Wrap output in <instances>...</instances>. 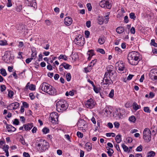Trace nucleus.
Here are the masks:
<instances>
[{"label": "nucleus", "instance_id": "1", "mask_svg": "<svg viewBox=\"0 0 157 157\" xmlns=\"http://www.w3.org/2000/svg\"><path fill=\"white\" fill-rule=\"evenodd\" d=\"M140 55L137 52L133 51L129 53L128 55V62L132 65H137L140 60Z\"/></svg>", "mask_w": 157, "mask_h": 157}, {"label": "nucleus", "instance_id": "2", "mask_svg": "<svg viewBox=\"0 0 157 157\" xmlns=\"http://www.w3.org/2000/svg\"><path fill=\"white\" fill-rule=\"evenodd\" d=\"M39 89L48 94L54 95L56 94V90L52 86L46 82L43 83L40 86Z\"/></svg>", "mask_w": 157, "mask_h": 157}, {"label": "nucleus", "instance_id": "3", "mask_svg": "<svg viewBox=\"0 0 157 157\" xmlns=\"http://www.w3.org/2000/svg\"><path fill=\"white\" fill-rule=\"evenodd\" d=\"M68 105L66 101L63 100L57 102L56 104V109L59 112H62L67 108Z\"/></svg>", "mask_w": 157, "mask_h": 157}, {"label": "nucleus", "instance_id": "4", "mask_svg": "<svg viewBox=\"0 0 157 157\" xmlns=\"http://www.w3.org/2000/svg\"><path fill=\"white\" fill-rule=\"evenodd\" d=\"M37 146L38 147V150L40 151H44L48 148V143L45 140L40 139L37 143Z\"/></svg>", "mask_w": 157, "mask_h": 157}, {"label": "nucleus", "instance_id": "5", "mask_svg": "<svg viewBox=\"0 0 157 157\" xmlns=\"http://www.w3.org/2000/svg\"><path fill=\"white\" fill-rule=\"evenodd\" d=\"M143 138L144 141L147 143L149 142L151 140V132L148 128H145L143 132Z\"/></svg>", "mask_w": 157, "mask_h": 157}, {"label": "nucleus", "instance_id": "6", "mask_svg": "<svg viewBox=\"0 0 157 157\" xmlns=\"http://www.w3.org/2000/svg\"><path fill=\"white\" fill-rule=\"evenodd\" d=\"M58 116L57 113L56 112L51 113L50 115V120L52 123L54 124H56L58 123Z\"/></svg>", "mask_w": 157, "mask_h": 157}, {"label": "nucleus", "instance_id": "7", "mask_svg": "<svg viewBox=\"0 0 157 157\" xmlns=\"http://www.w3.org/2000/svg\"><path fill=\"white\" fill-rule=\"evenodd\" d=\"M107 69L108 72L105 73V75L108 78L112 79L113 75L115 72V71L113 70V67L112 66H109Z\"/></svg>", "mask_w": 157, "mask_h": 157}, {"label": "nucleus", "instance_id": "8", "mask_svg": "<svg viewBox=\"0 0 157 157\" xmlns=\"http://www.w3.org/2000/svg\"><path fill=\"white\" fill-rule=\"evenodd\" d=\"M100 6L102 8H106L107 9H110L111 7V2L109 0H106L101 1L100 3Z\"/></svg>", "mask_w": 157, "mask_h": 157}, {"label": "nucleus", "instance_id": "9", "mask_svg": "<svg viewBox=\"0 0 157 157\" xmlns=\"http://www.w3.org/2000/svg\"><path fill=\"white\" fill-rule=\"evenodd\" d=\"M150 75L152 79L157 80V69H152L150 71Z\"/></svg>", "mask_w": 157, "mask_h": 157}, {"label": "nucleus", "instance_id": "10", "mask_svg": "<svg viewBox=\"0 0 157 157\" xmlns=\"http://www.w3.org/2000/svg\"><path fill=\"white\" fill-rule=\"evenodd\" d=\"M116 67H117L119 71H122L125 70V67L122 61L117 62L116 64Z\"/></svg>", "mask_w": 157, "mask_h": 157}, {"label": "nucleus", "instance_id": "11", "mask_svg": "<svg viewBox=\"0 0 157 157\" xmlns=\"http://www.w3.org/2000/svg\"><path fill=\"white\" fill-rule=\"evenodd\" d=\"M86 107L89 108L90 109L93 108L94 106V103L92 98L87 100L85 104Z\"/></svg>", "mask_w": 157, "mask_h": 157}, {"label": "nucleus", "instance_id": "12", "mask_svg": "<svg viewBox=\"0 0 157 157\" xmlns=\"http://www.w3.org/2000/svg\"><path fill=\"white\" fill-rule=\"evenodd\" d=\"M19 106V104L17 102L13 103L9 105L7 108L9 110H14L17 109Z\"/></svg>", "mask_w": 157, "mask_h": 157}, {"label": "nucleus", "instance_id": "13", "mask_svg": "<svg viewBox=\"0 0 157 157\" xmlns=\"http://www.w3.org/2000/svg\"><path fill=\"white\" fill-rule=\"evenodd\" d=\"M72 22V20L71 18L70 17H66L64 19V22L66 25H70Z\"/></svg>", "mask_w": 157, "mask_h": 157}, {"label": "nucleus", "instance_id": "14", "mask_svg": "<svg viewBox=\"0 0 157 157\" xmlns=\"http://www.w3.org/2000/svg\"><path fill=\"white\" fill-rule=\"evenodd\" d=\"M102 82L106 84L109 85L110 84L113 83V82L112 81V79L109 78L104 75V77L103 78V82Z\"/></svg>", "mask_w": 157, "mask_h": 157}, {"label": "nucleus", "instance_id": "15", "mask_svg": "<svg viewBox=\"0 0 157 157\" xmlns=\"http://www.w3.org/2000/svg\"><path fill=\"white\" fill-rule=\"evenodd\" d=\"M23 126L25 130L29 131L33 127V123H29L24 125Z\"/></svg>", "mask_w": 157, "mask_h": 157}, {"label": "nucleus", "instance_id": "16", "mask_svg": "<svg viewBox=\"0 0 157 157\" xmlns=\"http://www.w3.org/2000/svg\"><path fill=\"white\" fill-rule=\"evenodd\" d=\"M110 109H111L109 107L106 106L103 109V111L105 112V114L106 116L110 114L111 113Z\"/></svg>", "mask_w": 157, "mask_h": 157}, {"label": "nucleus", "instance_id": "17", "mask_svg": "<svg viewBox=\"0 0 157 157\" xmlns=\"http://www.w3.org/2000/svg\"><path fill=\"white\" fill-rule=\"evenodd\" d=\"M6 128L8 131L14 132L15 131L16 129L14 127L11 125H8L6 126Z\"/></svg>", "mask_w": 157, "mask_h": 157}, {"label": "nucleus", "instance_id": "18", "mask_svg": "<svg viewBox=\"0 0 157 157\" xmlns=\"http://www.w3.org/2000/svg\"><path fill=\"white\" fill-rule=\"evenodd\" d=\"M87 54L89 56V57L88 58V60H90L91 57L94 55V51L93 50H90L88 52Z\"/></svg>", "mask_w": 157, "mask_h": 157}, {"label": "nucleus", "instance_id": "19", "mask_svg": "<svg viewBox=\"0 0 157 157\" xmlns=\"http://www.w3.org/2000/svg\"><path fill=\"white\" fill-rule=\"evenodd\" d=\"M124 31V28L123 27H120L117 28L116 29V31L118 33H121Z\"/></svg>", "mask_w": 157, "mask_h": 157}, {"label": "nucleus", "instance_id": "20", "mask_svg": "<svg viewBox=\"0 0 157 157\" xmlns=\"http://www.w3.org/2000/svg\"><path fill=\"white\" fill-rule=\"evenodd\" d=\"M85 148L88 151H90L92 149V145L90 143H87L85 145Z\"/></svg>", "mask_w": 157, "mask_h": 157}, {"label": "nucleus", "instance_id": "21", "mask_svg": "<svg viewBox=\"0 0 157 157\" xmlns=\"http://www.w3.org/2000/svg\"><path fill=\"white\" fill-rule=\"evenodd\" d=\"M28 5L29 6L33 7V5L36 4L34 0H28Z\"/></svg>", "mask_w": 157, "mask_h": 157}, {"label": "nucleus", "instance_id": "22", "mask_svg": "<svg viewBox=\"0 0 157 157\" xmlns=\"http://www.w3.org/2000/svg\"><path fill=\"white\" fill-rule=\"evenodd\" d=\"M61 66L63 67L65 69H70V67H71V66L68 64L66 63H63L60 65Z\"/></svg>", "mask_w": 157, "mask_h": 157}, {"label": "nucleus", "instance_id": "23", "mask_svg": "<svg viewBox=\"0 0 157 157\" xmlns=\"http://www.w3.org/2000/svg\"><path fill=\"white\" fill-rule=\"evenodd\" d=\"M155 155V153L153 151H150L147 153V157H154Z\"/></svg>", "mask_w": 157, "mask_h": 157}, {"label": "nucleus", "instance_id": "24", "mask_svg": "<svg viewBox=\"0 0 157 157\" xmlns=\"http://www.w3.org/2000/svg\"><path fill=\"white\" fill-rule=\"evenodd\" d=\"M106 149L108 150L107 152L109 156L110 157L112 155V154L114 152L113 150L112 149L108 147H107Z\"/></svg>", "mask_w": 157, "mask_h": 157}, {"label": "nucleus", "instance_id": "25", "mask_svg": "<svg viewBox=\"0 0 157 157\" xmlns=\"http://www.w3.org/2000/svg\"><path fill=\"white\" fill-rule=\"evenodd\" d=\"M133 108V109L135 110H137V109H140V105H138L136 102H134L133 103L132 105Z\"/></svg>", "mask_w": 157, "mask_h": 157}, {"label": "nucleus", "instance_id": "26", "mask_svg": "<svg viewBox=\"0 0 157 157\" xmlns=\"http://www.w3.org/2000/svg\"><path fill=\"white\" fill-rule=\"evenodd\" d=\"M115 140L117 143H120L121 141V135H117L115 138Z\"/></svg>", "mask_w": 157, "mask_h": 157}, {"label": "nucleus", "instance_id": "27", "mask_svg": "<svg viewBox=\"0 0 157 157\" xmlns=\"http://www.w3.org/2000/svg\"><path fill=\"white\" fill-rule=\"evenodd\" d=\"M75 92V91L73 90L70 91L69 92L67 91L65 93V95L67 96H68L69 95L72 96L74 95Z\"/></svg>", "mask_w": 157, "mask_h": 157}, {"label": "nucleus", "instance_id": "28", "mask_svg": "<svg viewBox=\"0 0 157 157\" xmlns=\"http://www.w3.org/2000/svg\"><path fill=\"white\" fill-rule=\"evenodd\" d=\"M0 74L3 76H6L7 75V73L5 69L2 68L0 70Z\"/></svg>", "mask_w": 157, "mask_h": 157}, {"label": "nucleus", "instance_id": "29", "mask_svg": "<svg viewBox=\"0 0 157 157\" xmlns=\"http://www.w3.org/2000/svg\"><path fill=\"white\" fill-rule=\"evenodd\" d=\"M96 62V59H94V60H92L88 65L89 66V67H90L92 69V67L94 66Z\"/></svg>", "mask_w": 157, "mask_h": 157}, {"label": "nucleus", "instance_id": "30", "mask_svg": "<svg viewBox=\"0 0 157 157\" xmlns=\"http://www.w3.org/2000/svg\"><path fill=\"white\" fill-rule=\"evenodd\" d=\"M9 148V146L8 145L5 144L1 148L4 151L6 152L8 151Z\"/></svg>", "mask_w": 157, "mask_h": 157}, {"label": "nucleus", "instance_id": "31", "mask_svg": "<svg viewBox=\"0 0 157 157\" xmlns=\"http://www.w3.org/2000/svg\"><path fill=\"white\" fill-rule=\"evenodd\" d=\"M59 59H63L64 60H66L67 59V57L65 55H61L58 58Z\"/></svg>", "mask_w": 157, "mask_h": 157}, {"label": "nucleus", "instance_id": "32", "mask_svg": "<svg viewBox=\"0 0 157 157\" xmlns=\"http://www.w3.org/2000/svg\"><path fill=\"white\" fill-rule=\"evenodd\" d=\"M129 120L130 121L134 123L136 122V119L134 116H132L129 117Z\"/></svg>", "mask_w": 157, "mask_h": 157}, {"label": "nucleus", "instance_id": "33", "mask_svg": "<svg viewBox=\"0 0 157 157\" xmlns=\"http://www.w3.org/2000/svg\"><path fill=\"white\" fill-rule=\"evenodd\" d=\"M150 44L151 46H153L155 47H157V44L155 42V40L154 39L151 40Z\"/></svg>", "mask_w": 157, "mask_h": 157}, {"label": "nucleus", "instance_id": "34", "mask_svg": "<svg viewBox=\"0 0 157 157\" xmlns=\"http://www.w3.org/2000/svg\"><path fill=\"white\" fill-rule=\"evenodd\" d=\"M22 9V6L21 5H19L17 6L16 9L17 11L20 12Z\"/></svg>", "mask_w": 157, "mask_h": 157}, {"label": "nucleus", "instance_id": "35", "mask_svg": "<svg viewBox=\"0 0 157 157\" xmlns=\"http://www.w3.org/2000/svg\"><path fill=\"white\" fill-rule=\"evenodd\" d=\"M8 44L7 43V41L6 40H0V45L4 46L7 45Z\"/></svg>", "mask_w": 157, "mask_h": 157}, {"label": "nucleus", "instance_id": "36", "mask_svg": "<svg viewBox=\"0 0 157 157\" xmlns=\"http://www.w3.org/2000/svg\"><path fill=\"white\" fill-rule=\"evenodd\" d=\"M129 17L130 18L134 20L136 18V17L135 16L134 13H131L129 14Z\"/></svg>", "mask_w": 157, "mask_h": 157}, {"label": "nucleus", "instance_id": "37", "mask_svg": "<svg viewBox=\"0 0 157 157\" xmlns=\"http://www.w3.org/2000/svg\"><path fill=\"white\" fill-rule=\"evenodd\" d=\"M66 78L67 81L69 82L70 81L71 78V74L70 73H68L66 75Z\"/></svg>", "mask_w": 157, "mask_h": 157}, {"label": "nucleus", "instance_id": "38", "mask_svg": "<svg viewBox=\"0 0 157 157\" xmlns=\"http://www.w3.org/2000/svg\"><path fill=\"white\" fill-rule=\"evenodd\" d=\"M85 121L83 119L79 120V124L81 126H84L85 124Z\"/></svg>", "mask_w": 157, "mask_h": 157}, {"label": "nucleus", "instance_id": "39", "mask_svg": "<svg viewBox=\"0 0 157 157\" xmlns=\"http://www.w3.org/2000/svg\"><path fill=\"white\" fill-rule=\"evenodd\" d=\"M114 91L113 89H112L111 90L110 92L109 93V94L108 96L109 97L111 98H112L114 96Z\"/></svg>", "mask_w": 157, "mask_h": 157}, {"label": "nucleus", "instance_id": "40", "mask_svg": "<svg viewBox=\"0 0 157 157\" xmlns=\"http://www.w3.org/2000/svg\"><path fill=\"white\" fill-rule=\"evenodd\" d=\"M144 111L146 113H150L151 112L149 108L148 107H145L144 108Z\"/></svg>", "mask_w": 157, "mask_h": 157}, {"label": "nucleus", "instance_id": "41", "mask_svg": "<svg viewBox=\"0 0 157 157\" xmlns=\"http://www.w3.org/2000/svg\"><path fill=\"white\" fill-rule=\"evenodd\" d=\"M104 21L103 19L101 17H99L98 19V23L100 25H102L103 24Z\"/></svg>", "mask_w": 157, "mask_h": 157}, {"label": "nucleus", "instance_id": "42", "mask_svg": "<svg viewBox=\"0 0 157 157\" xmlns=\"http://www.w3.org/2000/svg\"><path fill=\"white\" fill-rule=\"evenodd\" d=\"M42 131L43 133L45 134L48 133L49 131V129L46 127L44 128Z\"/></svg>", "mask_w": 157, "mask_h": 157}, {"label": "nucleus", "instance_id": "43", "mask_svg": "<svg viewBox=\"0 0 157 157\" xmlns=\"http://www.w3.org/2000/svg\"><path fill=\"white\" fill-rule=\"evenodd\" d=\"M98 42L101 44H103L105 42L104 39L101 38H99L98 39Z\"/></svg>", "mask_w": 157, "mask_h": 157}, {"label": "nucleus", "instance_id": "44", "mask_svg": "<svg viewBox=\"0 0 157 157\" xmlns=\"http://www.w3.org/2000/svg\"><path fill=\"white\" fill-rule=\"evenodd\" d=\"M29 89L31 90H34L35 89V86L31 84L30 86L29 85Z\"/></svg>", "mask_w": 157, "mask_h": 157}, {"label": "nucleus", "instance_id": "45", "mask_svg": "<svg viewBox=\"0 0 157 157\" xmlns=\"http://www.w3.org/2000/svg\"><path fill=\"white\" fill-rule=\"evenodd\" d=\"M121 146L124 151L127 152L128 151V148L125 145L123 144H122Z\"/></svg>", "mask_w": 157, "mask_h": 157}, {"label": "nucleus", "instance_id": "46", "mask_svg": "<svg viewBox=\"0 0 157 157\" xmlns=\"http://www.w3.org/2000/svg\"><path fill=\"white\" fill-rule=\"evenodd\" d=\"M91 70V68L90 67H89V65H88V66L84 68V70L86 73H87L90 71Z\"/></svg>", "mask_w": 157, "mask_h": 157}, {"label": "nucleus", "instance_id": "47", "mask_svg": "<svg viewBox=\"0 0 157 157\" xmlns=\"http://www.w3.org/2000/svg\"><path fill=\"white\" fill-rule=\"evenodd\" d=\"M101 87L102 88H107V87L109 86V85H108V84H106L102 82H101Z\"/></svg>", "mask_w": 157, "mask_h": 157}, {"label": "nucleus", "instance_id": "48", "mask_svg": "<svg viewBox=\"0 0 157 157\" xmlns=\"http://www.w3.org/2000/svg\"><path fill=\"white\" fill-rule=\"evenodd\" d=\"M115 50L119 53H121L122 51L121 49L118 47H115Z\"/></svg>", "mask_w": 157, "mask_h": 157}, {"label": "nucleus", "instance_id": "49", "mask_svg": "<svg viewBox=\"0 0 157 157\" xmlns=\"http://www.w3.org/2000/svg\"><path fill=\"white\" fill-rule=\"evenodd\" d=\"M6 86L4 85H2L0 86L1 90L2 92L4 91L6 89Z\"/></svg>", "mask_w": 157, "mask_h": 157}, {"label": "nucleus", "instance_id": "50", "mask_svg": "<svg viewBox=\"0 0 157 157\" xmlns=\"http://www.w3.org/2000/svg\"><path fill=\"white\" fill-rule=\"evenodd\" d=\"M142 146L141 145H140L137 147L136 151H142Z\"/></svg>", "mask_w": 157, "mask_h": 157}, {"label": "nucleus", "instance_id": "51", "mask_svg": "<svg viewBox=\"0 0 157 157\" xmlns=\"http://www.w3.org/2000/svg\"><path fill=\"white\" fill-rule=\"evenodd\" d=\"M6 6L8 7H10L12 6V4L11 0H8V2L7 3Z\"/></svg>", "mask_w": 157, "mask_h": 157}, {"label": "nucleus", "instance_id": "52", "mask_svg": "<svg viewBox=\"0 0 157 157\" xmlns=\"http://www.w3.org/2000/svg\"><path fill=\"white\" fill-rule=\"evenodd\" d=\"M154 96V94L153 92H151L149 93L148 98H152Z\"/></svg>", "mask_w": 157, "mask_h": 157}, {"label": "nucleus", "instance_id": "53", "mask_svg": "<svg viewBox=\"0 0 157 157\" xmlns=\"http://www.w3.org/2000/svg\"><path fill=\"white\" fill-rule=\"evenodd\" d=\"M87 7L88 8L89 11H91L92 10V6L90 3H87L86 5Z\"/></svg>", "mask_w": 157, "mask_h": 157}, {"label": "nucleus", "instance_id": "54", "mask_svg": "<svg viewBox=\"0 0 157 157\" xmlns=\"http://www.w3.org/2000/svg\"><path fill=\"white\" fill-rule=\"evenodd\" d=\"M33 59V58L32 57L27 58L26 59L25 62L27 64H28Z\"/></svg>", "mask_w": 157, "mask_h": 157}, {"label": "nucleus", "instance_id": "55", "mask_svg": "<svg viewBox=\"0 0 157 157\" xmlns=\"http://www.w3.org/2000/svg\"><path fill=\"white\" fill-rule=\"evenodd\" d=\"M24 45V44L23 42L22 41H20L19 42L18 47L19 48H21Z\"/></svg>", "mask_w": 157, "mask_h": 157}, {"label": "nucleus", "instance_id": "56", "mask_svg": "<svg viewBox=\"0 0 157 157\" xmlns=\"http://www.w3.org/2000/svg\"><path fill=\"white\" fill-rule=\"evenodd\" d=\"M5 141L4 140H0V148H2L5 145Z\"/></svg>", "mask_w": 157, "mask_h": 157}, {"label": "nucleus", "instance_id": "57", "mask_svg": "<svg viewBox=\"0 0 157 157\" xmlns=\"http://www.w3.org/2000/svg\"><path fill=\"white\" fill-rule=\"evenodd\" d=\"M114 127L116 128H118L120 125L119 123L117 122H115L114 123Z\"/></svg>", "mask_w": 157, "mask_h": 157}, {"label": "nucleus", "instance_id": "58", "mask_svg": "<svg viewBox=\"0 0 157 157\" xmlns=\"http://www.w3.org/2000/svg\"><path fill=\"white\" fill-rule=\"evenodd\" d=\"M97 51L102 54L105 53V52L104 50L102 49L98 48L97 50Z\"/></svg>", "mask_w": 157, "mask_h": 157}, {"label": "nucleus", "instance_id": "59", "mask_svg": "<svg viewBox=\"0 0 157 157\" xmlns=\"http://www.w3.org/2000/svg\"><path fill=\"white\" fill-rule=\"evenodd\" d=\"M13 93L12 91H10L8 92V96L10 98H12L13 96Z\"/></svg>", "mask_w": 157, "mask_h": 157}, {"label": "nucleus", "instance_id": "60", "mask_svg": "<svg viewBox=\"0 0 157 157\" xmlns=\"http://www.w3.org/2000/svg\"><path fill=\"white\" fill-rule=\"evenodd\" d=\"M105 18L106 20L104 21V22H105V23L106 24V23H107V22H108V19L109 18V15H107L106 16H105Z\"/></svg>", "mask_w": 157, "mask_h": 157}, {"label": "nucleus", "instance_id": "61", "mask_svg": "<svg viewBox=\"0 0 157 157\" xmlns=\"http://www.w3.org/2000/svg\"><path fill=\"white\" fill-rule=\"evenodd\" d=\"M93 87L94 90L95 91V92L96 93H98L99 92V90H98V88H97L95 85H94Z\"/></svg>", "mask_w": 157, "mask_h": 157}, {"label": "nucleus", "instance_id": "62", "mask_svg": "<svg viewBox=\"0 0 157 157\" xmlns=\"http://www.w3.org/2000/svg\"><path fill=\"white\" fill-rule=\"evenodd\" d=\"M151 53L153 54H157V49L155 48H152V50Z\"/></svg>", "mask_w": 157, "mask_h": 157}, {"label": "nucleus", "instance_id": "63", "mask_svg": "<svg viewBox=\"0 0 157 157\" xmlns=\"http://www.w3.org/2000/svg\"><path fill=\"white\" fill-rule=\"evenodd\" d=\"M85 34L86 36V38H88L90 34V32L86 30L85 31Z\"/></svg>", "mask_w": 157, "mask_h": 157}, {"label": "nucleus", "instance_id": "64", "mask_svg": "<svg viewBox=\"0 0 157 157\" xmlns=\"http://www.w3.org/2000/svg\"><path fill=\"white\" fill-rule=\"evenodd\" d=\"M23 155L25 157H30V155L27 152H24L23 153Z\"/></svg>", "mask_w": 157, "mask_h": 157}]
</instances>
